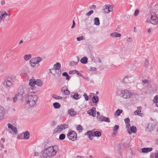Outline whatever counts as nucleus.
<instances>
[{"mask_svg":"<svg viewBox=\"0 0 158 158\" xmlns=\"http://www.w3.org/2000/svg\"><path fill=\"white\" fill-rule=\"evenodd\" d=\"M96 6L94 5H93L91 6L90 8L91 9H95L96 8Z\"/></svg>","mask_w":158,"mask_h":158,"instance_id":"55","label":"nucleus"},{"mask_svg":"<svg viewBox=\"0 0 158 158\" xmlns=\"http://www.w3.org/2000/svg\"><path fill=\"white\" fill-rule=\"evenodd\" d=\"M119 127L118 125H115L113 128V131L115 132L119 128Z\"/></svg>","mask_w":158,"mask_h":158,"instance_id":"49","label":"nucleus"},{"mask_svg":"<svg viewBox=\"0 0 158 158\" xmlns=\"http://www.w3.org/2000/svg\"><path fill=\"white\" fill-rule=\"evenodd\" d=\"M68 113L70 116L73 117L76 115L77 112L74 110V109L71 108L68 110Z\"/></svg>","mask_w":158,"mask_h":158,"instance_id":"15","label":"nucleus"},{"mask_svg":"<svg viewBox=\"0 0 158 158\" xmlns=\"http://www.w3.org/2000/svg\"><path fill=\"white\" fill-rule=\"evenodd\" d=\"M151 81L150 80L148 79H144L142 81V82L144 84L149 83Z\"/></svg>","mask_w":158,"mask_h":158,"instance_id":"48","label":"nucleus"},{"mask_svg":"<svg viewBox=\"0 0 158 158\" xmlns=\"http://www.w3.org/2000/svg\"><path fill=\"white\" fill-rule=\"evenodd\" d=\"M73 73L76 74L79 76H82V74L81 73H80L77 70H73Z\"/></svg>","mask_w":158,"mask_h":158,"instance_id":"40","label":"nucleus"},{"mask_svg":"<svg viewBox=\"0 0 158 158\" xmlns=\"http://www.w3.org/2000/svg\"><path fill=\"white\" fill-rule=\"evenodd\" d=\"M9 78H10V80L13 83L14 82L15 80H16V77H15L14 76H12L11 77H8Z\"/></svg>","mask_w":158,"mask_h":158,"instance_id":"45","label":"nucleus"},{"mask_svg":"<svg viewBox=\"0 0 158 158\" xmlns=\"http://www.w3.org/2000/svg\"><path fill=\"white\" fill-rule=\"evenodd\" d=\"M30 133L28 131H26L24 134V138L25 139H29Z\"/></svg>","mask_w":158,"mask_h":158,"instance_id":"28","label":"nucleus"},{"mask_svg":"<svg viewBox=\"0 0 158 158\" xmlns=\"http://www.w3.org/2000/svg\"><path fill=\"white\" fill-rule=\"evenodd\" d=\"M93 11L92 10H91L88 13H87L86 14V15L87 16H89L90 15H91L93 13Z\"/></svg>","mask_w":158,"mask_h":158,"instance_id":"51","label":"nucleus"},{"mask_svg":"<svg viewBox=\"0 0 158 158\" xmlns=\"http://www.w3.org/2000/svg\"><path fill=\"white\" fill-rule=\"evenodd\" d=\"M110 36L114 37H120L121 36V35L117 32H114L110 34Z\"/></svg>","mask_w":158,"mask_h":158,"instance_id":"26","label":"nucleus"},{"mask_svg":"<svg viewBox=\"0 0 158 158\" xmlns=\"http://www.w3.org/2000/svg\"><path fill=\"white\" fill-rule=\"evenodd\" d=\"M5 113V109L2 106H0V120L3 118Z\"/></svg>","mask_w":158,"mask_h":158,"instance_id":"18","label":"nucleus"},{"mask_svg":"<svg viewBox=\"0 0 158 158\" xmlns=\"http://www.w3.org/2000/svg\"><path fill=\"white\" fill-rule=\"evenodd\" d=\"M1 13L2 17L3 18H5L8 15V14L5 11L4 12V13L2 12Z\"/></svg>","mask_w":158,"mask_h":158,"instance_id":"47","label":"nucleus"},{"mask_svg":"<svg viewBox=\"0 0 158 158\" xmlns=\"http://www.w3.org/2000/svg\"><path fill=\"white\" fill-rule=\"evenodd\" d=\"M31 54L25 55L23 57V59L25 61H27L31 59Z\"/></svg>","mask_w":158,"mask_h":158,"instance_id":"29","label":"nucleus"},{"mask_svg":"<svg viewBox=\"0 0 158 158\" xmlns=\"http://www.w3.org/2000/svg\"><path fill=\"white\" fill-rule=\"evenodd\" d=\"M3 19V17H2V15L0 16V23L2 21Z\"/></svg>","mask_w":158,"mask_h":158,"instance_id":"60","label":"nucleus"},{"mask_svg":"<svg viewBox=\"0 0 158 158\" xmlns=\"http://www.w3.org/2000/svg\"><path fill=\"white\" fill-rule=\"evenodd\" d=\"M94 25L98 26L100 24V21L98 18L96 17L94 19Z\"/></svg>","mask_w":158,"mask_h":158,"instance_id":"32","label":"nucleus"},{"mask_svg":"<svg viewBox=\"0 0 158 158\" xmlns=\"http://www.w3.org/2000/svg\"><path fill=\"white\" fill-rule=\"evenodd\" d=\"M6 3V2L5 1H2L1 2V4L2 5H4Z\"/></svg>","mask_w":158,"mask_h":158,"instance_id":"58","label":"nucleus"},{"mask_svg":"<svg viewBox=\"0 0 158 158\" xmlns=\"http://www.w3.org/2000/svg\"><path fill=\"white\" fill-rule=\"evenodd\" d=\"M139 13V9H137L135 10L134 13V16H136Z\"/></svg>","mask_w":158,"mask_h":158,"instance_id":"50","label":"nucleus"},{"mask_svg":"<svg viewBox=\"0 0 158 158\" xmlns=\"http://www.w3.org/2000/svg\"><path fill=\"white\" fill-rule=\"evenodd\" d=\"M70 96L72 98H73L76 100L80 99L81 97L80 95L74 93H72L71 94Z\"/></svg>","mask_w":158,"mask_h":158,"instance_id":"17","label":"nucleus"},{"mask_svg":"<svg viewBox=\"0 0 158 158\" xmlns=\"http://www.w3.org/2000/svg\"><path fill=\"white\" fill-rule=\"evenodd\" d=\"M87 135H88V137L89 138V139H90L92 140L93 139V137L94 136V135L93 134V132L91 131H88L87 132Z\"/></svg>","mask_w":158,"mask_h":158,"instance_id":"21","label":"nucleus"},{"mask_svg":"<svg viewBox=\"0 0 158 158\" xmlns=\"http://www.w3.org/2000/svg\"><path fill=\"white\" fill-rule=\"evenodd\" d=\"M123 112V110L120 109H118L117 110L114 114V115L115 116L116 115L117 116L120 115V114L122 113Z\"/></svg>","mask_w":158,"mask_h":158,"instance_id":"35","label":"nucleus"},{"mask_svg":"<svg viewBox=\"0 0 158 158\" xmlns=\"http://www.w3.org/2000/svg\"><path fill=\"white\" fill-rule=\"evenodd\" d=\"M103 9L105 13L108 14L113 11V7L110 5H106L103 6Z\"/></svg>","mask_w":158,"mask_h":158,"instance_id":"10","label":"nucleus"},{"mask_svg":"<svg viewBox=\"0 0 158 158\" xmlns=\"http://www.w3.org/2000/svg\"><path fill=\"white\" fill-rule=\"evenodd\" d=\"M42 60V58L40 57H37L32 58L29 61L30 65L33 68L36 67V65L39 64Z\"/></svg>","mask_w":158,"mask_h":158,"instance_id":"7","label":"nucleus"},{"mask_svg":"<svg viewBox=\"0 0 158 158\" xmlns=\"http://www.w3.org/2000/svg\"><path fill=\"white\" fill-rule=\"evenodd\" d=\"M92 102L94 103H97L98 100V96H94L92 98Z\"/></svg>","mask_w":158,"mask_h":158,"instance_id":"34","label":"nucleus"},{"mask_svg":"<svg viewBox=\"0 0 158 158\" xmlns=\"http://www.w3.org/2000/svg\"><path fill=\"white\" fill-rule=\"evenodd\" d=\"M52 97L56 99H61L62 98V97L57 95L55 94H53L52 95Z\"/></svg>","mask_w":158,"mask_h":158,"instance_id":"36","label":"nucleus"},{"mask_svg":"<svg viewBox=\"0 0 158 158\" xmlns=\"http://www.w3.org/2000/svg\"><path fill=\"white\" fill-rule=\"evenodd\" d=\"M77 129L79 132H81L82 130V127L81 125H78L77 127Z\"/></svg>","mask_w":158,"mask_h":158,"instance_id":"46","label":"nucleus"},{"mask_svg":"<svg viewBox=\"0 0 158 158\" xmlns=\"http://www.w3.org/2000/svg\"><path fill=\"white\" fill-rule=\"evenodd\" d=\"M25 90L28 91L29 89L28 86L24 85L22 86L21 89L18 91V93L16 94L15 96L19 99V100H22L23 98V95L24 92H25Z\"/></svg>","mask_w":158,"mask_h":158,"instance_id":"6","label":"nucleus"},{"mask_svg":"<svg viewBox=\"0 0 158 158\" xmlns=\"http://www.w3.org/2000/svg\"><path fill=\"white\" fill-rule=\"evenodd\" d=\"M147 22L154 25L158 24V16L155 13H152L150 14L147 15L146 16Z\"/></svg>","mask_w":158,"mask_h":158,"instance_id":"3","label":"nucleus"},{"mask_svg":"<svg viewBox=\"0 0 158 158\" xmlns=\"http://www.w3.org/2000/svg\"><path fill=\"white\" fill-rule=\"evenodd\" d=\"M91 69L94 71H95L96 70V69L95 68H91Z\"/></svg>","mask_w":158,"mask_h":158,"instance_id":"63","label":"nucleus"},{"mask_svg":"<svg viewBox=\"0 0 158 158\" xmlns=\"http://www.w3.org/2000/svg\"><path fill=\"white\" fill-rule=\"evenodd\" d=\"M96 108L93 107L92 108L87 111V113L89 115L92 116L93 117H95L96 116Z\"/></svg>","mask_w":158,"mask_h":158,"instance_id":"13","label":"nucleus"},{"mask_svg":"<svg viewBox=\"0 0 158 158\" xmlns=\"http://www.w3.org/2000/svg\"><path fill=\"white\" fill-rule=\"evenodd\" d=\"M151 30H152V29L151 28H149L148 31V32L149 33H150L151 31Z\"/></svg>","mask_w":158,"mask_h":158,"instance_id":"64","label":"nucleus"},{"mask_svg":"<svg viewBox=\"0 0 158 158\" xmlns=\"http://www.w3.org/2000/svg\"><path fill=\"white\" fill-rule=\"evenodd\" d=\"M142 110V107L140 106H139L137 107V110L135 111L134 114L135 115H138L140 116H142L143 114L141 113Z\"/></svg>","mask_w":158,"mask_h":158,"instance_id":"19","label":"nucleus"},{"mask_svg":"<svg viewBox=\"0 0 158 158\" xmlns=\"http://www.w3.org/2000/svg\"><path fill=\"white\" fill-rule=\"evenodd\" d=\"M83 96L84 97V98L85 100L86 101H88L89 99L88 96V95L86 94L85 93L83 95Z\"/></svg>","mask_w":158,"mask_h":158,"instance_id":"52","label":"nucleus"},{"mask_svg":"<svg viewBox=\"0 0 158 158\" xmlns=\"http://www.w3.org/2000/svg\"><path fill=\"white\" fill-rule=\"evenodd\" d=\"M143 85L141 83H138L137 85V87H138L139 88H141V86Z\"/></svg>","mask_w":158,"mask_h":158,"instance_id":"57","label":"nucleus"},{"mask_svg":"<svg viewBox=\"0 0 158 158\" xmlns=\"http://www.w3.org/2000/svg\"><path fill=\"white\" fill-rule=\"evenodd\" d=\"M61 67L60 64L59 62H57L54 65V69L57 70L58 72H57L58 76L60 75L61 73V70L60 69Z\"/></svg>","mask_w":158,"mask_h":158,"instance_id":"12","label":"nucleus"},{"mask_svg":"<svg viewBox=\"0 0 158 158\" xmlns=\"http://www.w3.org/2000/svg\"><path fill=\"white\" fill-rule=\"evenodd\" d=\"M50 72L53 75H58L57 72L58 70L54 69H50Z\"/></svg>","mask_w":158,"mask_h":158,"instance_id":"27","label":"nucleus"},{"mask_svg":"<svg viewBox=\"0 0 158 158\" xmlns=\"http://www.w3.org/2000/svg\"><path fill=\"white\" fill-rule=\"evenodd\" d=\"M7 126L9 128L11 129L13 133L16 134L18 133V130L17 128L15 126H13L10 123L7 124Z\"/></svg>","mask_w":158,"mask_h":158,"instance_id":"14","label":"nucleus"},{"mask_svg":"<svg viewBox=\"0 0 158 158\" xmlns=\"http://www.w3.org/2000/svg\"><path fill=\"white\" fill-rule=\"evenodd\" d=\"M68 127V126L66 124H60L58 125L54 130V132L60 133L61 131L64 130Z\"/></svg>","mask_w":158,"mask_h":158,"instance_id":"8","label":"nucleus"},{"mask_svg":"<svg viewBox=\"0 0 158 158\" xmlns=\"http://www.w3.org/2000/svg\"><path fill=\"white\" fill-rule=\"evenodd\" d=\"M127 40L128 41H129V42H131L132 41V39L131 38H129Z\"/></svg>","mask_w":158,"mask_h":158,"instance_id":"62","label":"nucleus"},{"mask_svg":"<svg viewBox=\"0 0 158 158\" xmlns=\"http://www.w3.org/2000/svg\"><path fill=\"white\" fill-rule=\"evenodd\" d=\"M38 98L35 92H31L26 98L25 102L30 106H32L35 105Z\"/></svg>","mask_w":158,"mask_h":158,"instance_id":"2","label":"nucleus"},{"mask_svg":"<svg viewBox=\"0 0 158 158\" xmlns=\"http://www.w3.org/2000/svg\"><path fill=\"white\" fill-rule=\"evenodd\" d=\"M94 134L95 136L97 137H100L101 135V132L99 131L94 132Z\"/></svg>","mask_w":158,"mask_h":158,"instance_id":"39","label":"nucleus"},{"mask_svg":"<svg viewBox=\"0 0 158 158\" xmlns=\"http://www.w3.org/2000/svg\"><path fill=\"white\" fill-rule=\"evenodd\" d=\"M103 121L108 123H110V120L108 117L104 116L103 119Z\"/></svg>","mask_w":158,"mask_h":158,"instance_id":"38","label":"nucleus"},{"mask_svg":"<svg viewBox=\"0 0 158 158\" xmlns=\"http://www.w3.org/2000/svg\"><path fill=\"white\" fill-rule=\"evenodd\" d=\"M75 23L74 21L73 20V23L72 26L71 27V28H73V27H75Z\"/></svg>","mask_w":158,"mask_h":158,"instance_id":"56","label":"nucleus"},{"mask_svg":"<svg viewBox=\"0 0 158 158\" xmlns=\"http://www.w3.org/2000/svg\"><path fill=\"white\" fill-rule=\"evenodd\" d=\"M155 158H158V151L155 154Z\"/></svg>","mask_w":158,"mask_h":158,"instance_id":"59","label":"nucleus"},{"mask_svg":"<svg viewBox=\"0 0 158 158\" xmlns=\"http://www.w3.org/2000/svg\"><path fill=\"white\" fill-rule=\"evenodd\" d=\"M10 79L8 77L6 78L3 83V85L7 87H9L12 85L13 82L10 81Z\"/></svg>","mask_w":158,"mask_h":158,"instance_id":"11","label":"nucleus"},{"mask_svg":"<svg viewBox=\"0 0 158 158\" xmlns=\"http://www.w3.org/2000/svg\"><path fill=\"white\" fill-rule=\"evenodd\" d=\"M117 94L122 98L127 99L131 97L133 93L130 90L127 89L124 90H118L117 92Z\"/></svg>","mask_w":158,"mask_h":158,"instance_id":"4","label":"nucleus"},{"mask_svg":"<svg viewBox=\"0 0 158 158\" xmlns=\"http://www.w3.org/2000/svg\"><path fill=\"white\" fill-rule=\"evenodd\" d=\"M80 61L81 63L83 64H86L87 63V58L86 57H84L81 59Z\"/></svg>","mask_w":158,"mask_h":158,"instance_id":"30","label":"nucleus"},{"mask_svg":"<svg viewBox=\"0 0 158 158\" xmlns=\"http://www.w3.org/2000/svg\"><path fill=\"white\" fill-rule=\"evenodd\" d=\"M152 148H145L142 149V151L143 153H147L152 151Z\"/></svg>","mask_w":158,"mask_h":158,"instance_id":"22","label":"nucleus"},{"mask_svg":"<svg viewBox=\"0 0 158 158\" xmlns=\"http://www.w3.org/2000/svg\"><path fill=\"white\" fill-rule=\"evenodd\" d=\"M62 75L66 77V80L69 81L70 79V76L68 75L67 72H64L62 74Z\"/></svg>","mask_w":158,"mask_h":158,"instance_id":"37","label":"nucleus"},{"mask_svg":"<svg viewBox=\"0 0 158 158\" xmlns=\"http://www.w3.org/2000/svg\"><path fill=\"white\" fill-rule=\"evenodd\" d=\"M149 65V61L148 59H145L144 62V66L145 68L148 67Z\"/></svg>","mask_w":158,"mask_h":158,"instance_id":"31","label":"nucleus"},{"mask_svg":"<svg viewBox=\"0 0 158 158\" xmlns=\"http://www.w3.org/2000/svg\"><path fill=\"white\" fill-rule=\"evenodd\" d=\"M43 84V82L40 80H35L34 79H31L29 81V85H27L29 88V89L31 90L34 89L35 88L34 86L35 85L39 86H41Z\"/></svg>","mask_w":158,"mask_h":158,"instance_id":"5","label":"nucleus"},{"mask_svg":"<svg viewBox=\"0 0 158 158\" xmlns=\"http://www.w3.org/2000/svg\"><path fill=\"white\" fill-rule=\"evenodd\" d=\"M13 101L14 102H16L17 101V100H19V99L18 98H17L15 96L13 98Z\"/></svg>","mask_w":158,"mask_h":158,"instance_id":"53","label":"nucleus"},{"mask_svg":"<svg viewBox=\"0 0 158 158\" xmlns=\"http://www.w3.org/2000/svg\"><path fill=\"white\" fill-rule=\"evenodd\" d=\"M53 106L54 108L56 109H59L61 106V105L60 104L57 102H54L53 103Z\"/></svg>","mask_w":158,"mask_h":158,"instance_id":"33","label":"nucleus"},{"mask_svg":"<svg viewBox=\"0 0 158 158\" xmlns=\"http://www.w3.org/2000/svg\"><path fill=\"white\" fill-rule=\"evenodd\" d=\"M132 77L130 75H126L123 78V81L124 82H127L129 81L131 78Z\"/></svg>","mask_w":158,"mask_h":158,"instance_id":"25","label":"nucleus"},{"mask_svg":"<svg viewBox=\"0 0 158 158\" xmlns=\"http://www.w3.org/2000/svg\"><path fill=\"white\" fill-rule=\"evenodd\" d=\"M39 155V153L37 152H35V156H38Z\"/></svg>","mask_w":158,"mask_h":158,"instance_id":"61","label":"nucleus"},{"mask_svg":"<svg viewBox=\"0 0 158 158\" xmlns=\"http://www.w3.org/2000/svg\"><path fill=\"white\" fill-rule=\"evenodd\" d=\"M130 128L131 132L130 131H128V133L129 134H131L132 132L135 133L136 132L137 129L135 127L132 126L131 127H130Z\"/></svg>","mask_w":158,"mask_h":158,"instance_id":"23","label":"nucleus"},{"mask_svg":"<svg viewBox=\"0 0 158 158\" xmlns=\"http://www.w3.org/2000/svg\"><path fill=\"white\" fill-rule=\"evenodd\" d=\"M104 116L102 115H100L99 116H97V119L99 121L103 122V119Z\"/></svg>","mask_w":158,"mask_h":158,"instance_id":"41","label":"nucleus"},{"mask_svg":"<svg viewBox=\"0 0 158 158\" xmlns=\"http://www.w3.org/2000/svg\"><path fill=\"white\" fill-rule=\"evenodd\" d=\"M77 40L78 41H80L83 40V36H82L78 37L77 38Z\"/></svg>","mask_w":158,"mask_h":158,"instance_id":"54","label":"nucleus"},{"mask_svg":"<svg viewBox=\"0 0 158 158\" xmlns=\"http://www.w3.org/2000/svg\"><path fill=\"white\" fill-rule=\"evenodd\" d=\"M65 137V135L64 134H62L60 135L59 138L60 139L62 140L64 139Z\"/></svg>","mask_w":158,"mask_h":158,"instance_id":"43","label":"nucleus"},{"mask_svg":"<svg viewBox=\"0 0 158 158\" xmlns=\"http://www.w3.org/2000/svg\"><path fill=\"white\" fill-rule=\"evenodd\" d=\"M67 136L70 140L73 141L76 139L77 134L74 131H70L69 132Z\"/></svg>","mask_w":158,"mask_h":158,"instance_id":"9","label":"nucleus"},{"mask_svg":"<svg viewBox=\"0 0 158 158\" xmlns=\"http://www.w3.org/2000/svg\"><path fill=\"white\" fill-rule=\"evenodd\" d=\"M153 102L154 103L158 102V95H156L154 97Z\"/></svg>","mask_w":158,"mask_h":158,"instance_id":"42","label":"nucleus"},{"mask_svg":"<svg viewBox=\"0 0 158 158\" xmlns=\"http://www.w3.org/2000/svg\"><path fill=\"white\" fill-rule=\"evenodd\" d=\"M58 150L57 145L51 146L45 149L43 152L42 156L45 158H50L55 155Z\"/></svg>","mask_w":158,"mask_h":158,"instance_id":"1","label":"nucleus"},{"mask_svg":"<svg viewBox=\"0 0 158 158\" xmlns=\"http://www.w3.org/2000/svg\"><path fill=\"white\" fill-rule=\"evenodd\" d=\"M77 62H74L73 61H71L69 63L70 65L71 66H73L74 65H77Z\"/></svg>","mask_w":158,"mask_h":158,"instance_id":"44","label":"nucleus"},{"mask_svg":"<svg viewBox=\"0 0 158 158\" xmlns=\"http://www.w3.org/2000/svg\"><path fill=\"white\" fill-rule=\"evenodd\" d=\"M127 128H129L130 127V120L129 118H126L124 119Z\"/></svg>","mask_w":158,"mask_h":158,"instance_id":"24","label":"nucleus"},{"mask_svg":"<svg viewBox=\"0 0 158 158\" xmlns=\"http://www.w3.org/2000/svg\"><path fill=\"white\" fill-rule=\"evenodd\" d=\"M156 124L155 123H149L147 128L150 131H152L155 127Z\"/></svg>","mask_w":158,"mask_h":158,"instance_id":"16","label":"nucleus"},{"mask_svg":"<svg viewBox=\"0 0 158 158\" xmlns=\"http://www.w3.org/2000/svg\"><path fill=\"white\" fill-rule=\"evenodd\" d=\"M61 91L63 93L66 95H68L70 94L69 91L65 87H62Z\"/></svg>","mask_w":158,"mask_h":158,"instance_id":"20","label":"nucleus"}]
</instances>
